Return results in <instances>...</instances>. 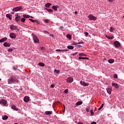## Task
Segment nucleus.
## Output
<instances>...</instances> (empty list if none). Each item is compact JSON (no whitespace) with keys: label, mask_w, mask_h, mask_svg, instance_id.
Returning a JSON list of instances; mask_svg holds the SVG:
<instances>
[{"label":"nucleus","mask_w":124,"mask_h":124,"mask_svg":"<svg viewBox=\"0 0 124 124\" xmlns=\"http://www.w3.org/2000/svg\"><path fill=\"white\" fill-rule=\"evenodd\" d=\"M14 82H18L17 81V78L15 76H12L11 78L8 80V84H13Z\"/></svg>","instance_id":"obj_1"},{"label":"nucleus","mask_w":124,"mask_h":124,"mask_svg":"<svg viewBox=\"0 0 124 124\" xmlns=\"http://www.w3.org/2000/svg\"><path fill=\"white\" fill-rule=\"evenodd\" d=\"M10 30L12 31H19L20 30L18 28V27L16 25H12L10 26Z\"/></svg>","instance_id":"obj_2"},{"label":"nucleus","mask_w":124,"mask_h":124,"mask_svg":"<svg viewBox=\"0 0 124 124\" xmlns=\"http://www.w3.org/2000/svg\"><path fill=\"white\" fill-rule=\"evenodd\" d=\"M32 37L35 43H39V40L35 34L32 33Z\"/></svg>","instance_id":"obj_3"},{"label":"nucleus","mask_w":124,"mask_h":124,"mask_svg":"<svg viewBox=\"0 0 124 124\" xmlns=\"http://www.w3.org/2000/svg\"><path fill=\"white\" fill-rule=\"evenodd\" d=\"M114 45L115 48H119L121 46V43L119 41H116L114 42Z\"/></svg>","instance_id":"obj_4"},{"label":"nucleus","mask_w":124,"mask_h":124,"mask_svg":"<svg viewBox=\"0 0 124 124\" xmlns=\"http://www.w3.org/2000/svg\"><path fill=\"white\" fill-rule=\"evenodd\" d=\"M0 104H3L4 106H6V104H7V101L2 99L0 100Z\"/></svg>","instance_id":"obj_5"},{"label":"nucleus","mask_w":124,"mask_h":124,"mask_svg":"<svg viewBox=\"0 0 124 124\" xmlns=\"http://www.w3.org/2000/svg\"><path fill=\"white\" fill-rule=\"evenodd\" d=\"M16 36H17V35H16V33H15L11 32L10 33V37H11V38L15 39V38H16Z\"/></svg>","instance_id":"obj_6"},{"label":"nucleus","mask_w":124,"mask_h":124,"mask_svg":"<svg viewBox=\"0 0 124 124\" xmlns=\"http://www.w3.org/2000/svg\"><path fill=\"white\" fill-rule=\"evenodd\" d=\"M22 9V7H16L15 8L13 9V11L14 12H17V11H20Z\"/></svg>","instance_id":"obj_7"},{"label":"nucleus","mask_w":124,"mask_h":124,"mask_svg":"<svg viewBox=\"0 0 124 124\" xmlns=\"http://www.w3.org/2000/svg\"><path fill=\"white\" fill-rule=\"evenodd\" d=\"M88 17L90 20H96V17L93 16V15H91V14L89 15Z\"/></svg>","instance_id":"obj_8"},{"label":"nucleus","mask_w":124,"mask_h":124,"mask_svg":"<svg viewBox=\"0 0 124 124\" xmlns=\"http://www.w3.org/2000/svg\"><path fill=\"white\" fill-rule=\"evenodd\" d=\"M80 84L82 85V86H84L85 87H88L89 86V83H86L85 81L81 80L80 81Z\"/></svg>","instance_id":"obj_9"},{"label":"nucleus","mask_w":124,"mask_h":124,"mask_svg":"<svg viewBox=\"0 0 124 124\" xmlns=\"http://www.w3.org/2000/svg\"><path fill=\"white\" fill-rule=\"evenodd\" d=\"M107 92L108 94H111L112 93V88L111 87H108L106 89Z\"/></svg>","instance_id":"obj_10"},{"label":"nucleus","mask_w":124,"mask_h":124,"mask_svg":"<svg viewBox=\"0 0 124 124\" xmlns=\"http://www.w3.org/2000/svg\"><path fill=\"white\" fill-rule=\"evenodd\" d=\"M66 82H67V83H72L73 82V78L68 77L66 79Z\"/></svg>","instance_id":"obj_11"},{"label":"nucleus","mask_w":124,"mask_h":124,"mask_svg":"<svg viewBox=\"0 0 124 124\" xmlns=\"http://www.w3.org/2000/svg\"><path fill=\"white\" fill-rule=\"evenodd\" d=\"M24 102H29L30 101V97L29 96H25L24 98Z\"/></svg>","instance_id":"obj_12"},{"label":"nucleus","mask_w":124,"mask_h":124,"mask_svg":"<svg viewBox=\"0 0 124 124\" xmlns=\"http://www.w3.org/2000/svg\"><path fill=\"white\" fill-rule=\"evenodd\" d=\"M111 85L112 86H113L114 87H115L116 89H119V85H118V84L112 82Z\"/></svg>","instance_id":"obj_13"},{"label":"nucleus","mask_w":124,"mask_h":124,"mask_svg":"<svg viewBox=\"0 0 124 124\" xmlns=\"http://www.w3.org/2000/svg\"><path fill=\"white\" fill-rule=\"evenodd\" d=\"M3 46H4V47H10V44L7 42H5L3 44Z\"/></svg>","instance_id":"obj_14"},{"label":"nucleus","mask_w":124,"mask_h":124,"mask_svg":"<svg viewBox=\"0 0 124 124\" xmlns=\"http://www.w3.org/2000/svg\"><path fill=\"white\" fill-rule=\"evenodd\" d=\"M56 52H67V49H56Z\"/></svg>","instance_id":"obj_15"},{"label":"nucleus","mask_w":124,"mask_h":124,"mask_svg":"<svg viewBox=\"0 0 124 124\" xmlns=\"http://www.w3.org/2000/svg\"><path fill=\"white\" fill-rule=\"evenodd\" d=\"M6 40H7V38H3L0 40V43L4 42V41H6Z\"/></svg>","instance_id":"obj_16"},{"label":"nucleus","mask_w":124,"mask_h":124,"mask_svg":"<svg viewBox=\"0 0 124 124\" xmlns=\"http://www.w3.org/2000/svg\"><path fill=\"white\" fill-rule=\"evenodd\" d=\"M11 108H13L14 110H15V111H18V108H16V106L13 105L11 107Z\"/></svg>","instance_id":"obj_17"},{"label":"nucleus","mask_w":124,"mask_h":124,"mask_svg":"<svg viewBox=\"0 0 124 124\" xmlns=\"http://www.w3.org/2000/svg\"><path fill=\"white\" fill-rule=\"evenodd\" d=\"M58 7H59V6L58 5H56V6L53 5L52 6V9H54V10H55V11H57V10H58Z\"/></svg>","instance_id":"obj_18"},{"label":"nucleus","mask_w":124,"mask_h":124,"mask_svg":"<svg viewBox=\"0 0 124 124\" xmlns=\"http://www.w3.org/2000/svg\"><path fill=\"white\" fill-rule=\"evenodd\" d=\"M46 115H52L53 114V112L50 111H46L45 112Z\"/></svg>","instance_id":"obj_19"},{"label":"nucleus","mask_w":124,"mask_h":124,"mask_svg":"<svg viewBox=\"0 0 124 124\" xmlns=\"http://www.w3.org/2000/svg\"><path fill=\"white\" fill-rule=\"evenodd\" d=\"M51 5H52V4H51L50 3H47L45 5V6L47 8H50V6Z\"/></svg>","instance_id":"obj_20"},{"label":"nucleus","mask_w":124,"mask_h":124,"mask_svg":"<svg viewBox=\"0 0 124 124\" xmlns=\"http://www.w3.org/2000/svg\"><path fill=\"white\" fill-rule=\"evenodd\" d=\"M6 17H7V18H8L10 20H12V19L11 18V15H10V14H7Z\"/></svg>","instance_id":"obj_21"},{"label":"nucleus","mask_w":124,"mask_h":124,"mask_svg":"<svg viewBox=\"0 0 124 124\" xmlns=\"http://www.w3.org/2000/svg\"><path fill=\"white\" fill-rule=\"evenodd\" d=\"M78 60H89V58L87 57H79Z\"/></svg>","instance_id":"obj_22"},{"label":"nucleus","mask_w":124,"mask_h":124,"mask_svg":"<svg viewBox=\"0 0 124 124\" xmlns=\"http://www.w3.org/2000/svg\"><path fill=\"white\" fill-rule=\"evenodd\" d=\"M114 62V59H109L108 60V62H109V63H113Z\"/></svg>","instance_id":"obj_23"},{"label":"nucleus","mask_w":124,"mask_h":124,"mask_svg":"<svg viewBox=\"0 0 124 124\" xmlns=\"http://www.w3.org/2000/svg\"><path fill=\"white\" fill-rule=\"evenodd\" d=\"M46 10L48 11V12H50V13H53V10L51 9L46 8Z\"/></svg>","instance_id":"obj_24"},{"label":"nucleus","mask_w":124,"mask_h":124,"mask_svg":"<svg viewBox=\"0 0 124 124\" xmlns=\"http://www.w3.org/2000/svg\"><path fill=\"white\" fill-rule=\"evenodd\" d=\"M16 20L18 22V21H20V19H21V16H16L15 18Z\"/></svg>","instance_id":"obj_25"},{"label":"nucleus","mask_w":124,"mask_h":124,"mask_svg":"<svg viewBox=\"0 0 124 124\" xmlns=\"http://www.w3.org/2000/svg\"><path fill=\"white\" fill-rule=\"evenodd\" d=\"M81 104H83V102L81 101H78L76 103V105H81Z\"/></svg>","instance_id":"obj_26"},{"label":"nucleus","mask_w":124,"mask_h":124,"mask_svg":"<svg viewBox=\"0 0 124 124\" xmlns=\"http://www.w3.org/2000/svg\"><path fill=\"white\" fill-rule=\"evenodd\" d=\"M68 49H70V50H73V49H74V47L72 46H67Z\"/></svg>","instance_id":"obj_27"},{"label":"nucleus","mask_w":124,"mask_h":124,"mask_svg":"<svg viewBox=\"0 0 124 124\" xmlns=\"http://www.w3.org/2000/svg\"><path fill=\"white\" fill-rule=\"evenodd\" d=\"M7 119H8V116H7V115H4L2 117V120H3L4 121H5L6 120H7Z\"/></svg>","instance_id":"obj_28"},{"label":"nucleus","mask_w":124,"mask_h":124,"mask_svg":"<svg viewBox=\"0 0 124 124\" xmlns=\"http://www.w3.org/2000/svg\"><path fill=\"white\" fill-rule=\"evenodd\" d=\"M38 65H40V66H45V64H44V63H42V62H39Z\"/></svg>","instance_id":"obj_29"},{"label":"nucleus","mask_w":124,"mask_h":124,"mask_svg":"<svg viewBox=\"0 0 124 124\" xmlns=\"http://www.w3.org/2000/svg\"><path fill=\"white\" fill-rule=\"evenodd\" d=\"M29 20H30V21H31V22H32V23H34V22H37V23H38V21H37V20H34L31 18L29 19Z\"/></svg>","instance_id":"obj_30"},{"label":"nucleus","mask_w":124,"mask_h":124,"mask_svg":"<svg viewBox=\"0 0 124 124\" xmlns=\"http://www.w3.org/2000/svg\"><path fill=\"white\" fill-rule=\"evenodd\" d=\"M23 17L24 18H31V16H29V15H23Z\"/></svg>","instance_id":"obj_31"},{"label":"nucleus","mask_w":124,"mask_h":124,"mask_svg":"<svg viewBox=\"0 0 124 124\" xmlns=\"http://www.w3.org/2000/svg\"><path fill=\"white\" fill-rule=\"evenodd\" d=\"M103 106H104V104H102L101 107L98 109V110H101L102 108H103Z\"/></svg>","instance_id":"obj_32"},{"label":"nucleus","mask_w":124,"mask_h":124,"mask_svg":"<svg viewBox=\"0 0 124 124\" xmlns=\"http://www.w3.org/2000/svg\"><path fill=\"white\" fill-rule=\"evenodd\" d=\"M21 21V22H22V23H25V21H26V18L25 17L22 18Z\"/></svg>","instance_id":"obj_33"},{"label":"nucleus","mask_w":124,"mask_h":124,"mask_svg":"<svg viewBox=\"0 0 124 124\" xmlns=\"http://www.w3.org/2000/svg\"><path fill=\"white\" fill-rule=\"evenodd\" d=\"M66 37L68 38V39H71V35L70 34H67Z\"/></svg>","instance_id":"obj_34"},{"label":"nucleus","mask_w":124,"mask_h":124,"mask_svg":"<svg viewBox=\"0 0 124 124\" xmlns=\"http://www.w3.org/2000/svg\"><path fill=\"white\" fill-rule=\"evenodd\" d=\"M78 56H82V57H86V55L84 53H80Z\"/></svg>","instance_id":"obj_35"},{"label":"nucleus","mask_w":124,"mask_h":124,"mask_svg":"<svg viewBox=\"0 0 124 124\" xmlns=\"http://www.w3.org/2000/svg\"><path fill=\"white\" fill-rule=\"evenodd\" d=\"M109 31L111 32H113V31H114V28L113 27H110Z\"/></svg>","instance_id":"obj_36"},{"label":"nucleus","mask_w":124,"mask_h":124,"mask_svg":"<svg viewBox=\"0 0 124 124\" xmlns=\"http://www.w3.org/2000/svg\"><path fill=\"white\" fill-rule=\"evenodd\" d=\"M113 78H114L115 79H117V78H118V75L117 74H115L113 76Z\"/></svg>","instance_id":"obj_37"},{"label":"nucleus","mask_w":124,"mask_h":124,"mask_svg":"<svg viewBox=\"0 0 124 124\" xmlns=\"http://www.w3.org/2000/svg\"><path fill=\"white\" fill-rule=\"evenodd\" d=\"M55 72H56L57 74L60 73V70L55 69Z\"/></svg>","instance_id":"obj_38"},{"label":"nucleus","mask_w":124,"mask_h":124,"mask_svg":"<svg viewBox=\"0 0 124 124\" xmlns=\"http://www.w3.org/2000/svg\"><path fill=\"white\" fill-rule=\"evenodd\" d=\"M12 51H13V48H10L8 50V52H12Z\"/></svg>","instance_id":"obj_39"},{"label":"nucleus","mask_w":124,"mask_h":124,"mask_svg":"<svg viewBox=\"0 0 124 124\" xmlns=\"http://www.w3.org/2000/svg\"><path fill=\"white\" fill-rule=\"evenodd\" d=\"M73 45H78V43H76L75 42H73Z\"/></svg>","instance_id":"obj_40"},{"label":"nucleus","mask_w":124,"mask_h":124,"mask_svg":"<svg viewBox=\"0 0 124 124\" xmlns=\"http://www.w3.org/2000/svg\"><path fill=\"white\" fill-rule=\"evenodd\" d=\"M64 93H68V89H65L64 91Z\"/></svg>","instance_id":"obj_41"},{"label":"nucleus","mask_w":124,"mask_h":124,"mask_svg":"<svg viewBox=\"0 0 124 124\" xmlns=\"http://www.w3.org/2000/svg\"><path fill=\"white\" fill-rule=\"evenodd\" d=\"M108 39H113V37H110L109 36H107Z\"/></svg>","instance_id":"obj_42"},{"label":"nucleus","mask_w":124,"mask_h":124,"mask_svg":"<svg viewBox=\"0 0 124 124\" xmlns=\"http://www.w3.org/2000/svg\"><path fill=\"white\" fill-rule=\"evenodd\" d=\"M77 54H78V52H76V53L72 54L71 56H76V55H77Z\"/></svg>","instance_id":"obj_43"},{"label":"nucleus","mask_w":124,"mask_h":124,"mask_svg":"<svg viewBox=\"0 0 124 124\" xmlns=\"http://www.w3.org/2000/svg\"><path fill=\"white\" fill-rule=\"evenodd\" d=\"M108 2H110V3H112V2L114 1V0H108Z\"/></svg>","instance_id":"obj_44"},{"label":"nucleus","mask_w":124,"mask_h":124,"mask_svg":"<svg viewBox=\"0 0 124 124\" xmlns=\"http://www.w3.org/2000/svg\"><path fill=\"white\" fill-rule=\"evenodd\" d=\"M91 114H92V115L93 116V110H91L90 111Z\"/></svg>","instance_id":"obj_45"},{"label":"nucleus","mask_w":124,"mask_h":124,"mask_svg":"<svg viewBox=\"0 0 124 124\" xmlns=\"http://www.w3.org/2000/svg\"><path fill=\"white\" fill-rule=\"evenodd\" d=\"M45 23H49V20L48 19H45Z\"/></svg>","instance_id":"obj_46"},{"label":"nucleus","mask_w":124,"mask_h":124,"mask_svg":"<svg viewBox=\"0 0 124 124\" xmlns=\"http://www.w3.org/2000/svg\"><path fill=\"white\" fill-rule=\"evenodd\" d=\"M43 32H44V33H49V32H48V31H43Z\"/></svg>","instance_id":"obj_47"},{"label":"nucleus","mask_w":124,"mask_h":124,"mask_svg":"<svg viewBox=\"0 0 124 124\" xmlns=\"http://www.w3.org/2000/svg\"><path fill=\"white\" fill-rule=\"evenodd\" d=\"M13 68L14 70H16L17 69V68L16 66H14L13 67Z\"/></svg>","instance_id":"obj_48"},{"label":"nucleus","mask_w":124,"mask_h":124,"mask_svg":"<svg viewBox=\"0 0 124 124\" xmlns=\"http://www.w3.org/2000/svg\"><path fill=\"white\" fill-rule=\"evenodd\" d=\"M84 34H85V35H89V33L88 32H85V33H84Z\"/></svg>","instance_id":"obj_49"},{"label":"nucleus","mask_w":124,"mask_h":124,"mask_svg":"<svg viewBox=\"0 0 124 124\" xmlns=\"http://www.w3.org/2000/svg\"><path fill=\"white\" fill-rule=\"evenodd\" d=\"M84 42H78V44H83Z\"/></svg>","instance_id":"obj_50"},{"label":"nucleus","mask_w":124,"mask_h":124,"mask_svg":"<svg viewBox=\"0 0 124 124\" xmlns=\"http://www.w3.org/2000/svg\"><path fill=\"white\" fill-rule=\"evenodd\" d=\"M51 88H54L55 87V84H51Z\"/></svg>","instance_id":"obj_51"},{"label":"nucleus","mask_w":124,"mask_h":124,"mask_svg":"<svg viewBox=\"0 0 124 124\" xmlns=\"http://www.w3.org/2000/svg\"><path fill=\"white\" fill-rule=\"evenodd\" d=\"M86 111H87V112H90V109H89L88 108H87Z\"/></svg>","instance_id":"obj_52"},{"label":"nucleus","mask_w":124,"mask_h":124,"mask_svg":"<svg viewBox=\"0 0 124 124\" xmlns=\"http://www.w3.org/2000/svg\"><path fill=\"white\" fill-rule=\"evenodd\" d=\"M91 124H96V122H93L91 123Z\"/></svg>","instance_id":"obj_53"},{"label":"nucleus","mask_w":124,"mask_h":124,"mask_svg":"<svg viewBox=\"0 0 124 124\" xmlns=\"http://www.w3.org/2000/svg\"><path fill=\"white\" fill-rule=\"evenodd\" d=\"M60 30H61V29H63V26H61L60 28H59Z\"/></svg>","instance_id":"obj_54"},{"label":"nucleus","mask_w":124,"mask_h":124,"mask_svg":"<svg viewBox=\"0 0 124 124\" xmlns=\"http://www.w3.org/2000/svg\"><path fill=\"white\" fill-rule=\"evenodd\" d=\"M50 36H52V37H54V35L53 34H51Z\"/></svg>","instance_id":"obj_55"},{"label":"nucleus","mask_w":124,"mask_h":124,"mask_svg":"<svg viewBox=\"0 0 124 124\" xmlns=\"http://www.w3.org/2000/svg\"><path fill=\"white\" fill-rule=\"evenodd\" d=\"M75 14H78V12L77 11L75 12Z\"/></svg>","instance_id":"obj_56"},{"label":"nucleus","mask_w":124,"mask_h":124,"mask_svg":"<svg viewBox=\"0 0 124 124\" xmlns=\"http://www.w3.org/2000/svg\"><path fill=\"white\" fill-rule=\"evenodd\" d=\"M16 17L19 16V14H16Z\"/></svg>","instance_id":"obj_57"},{"label":"nucleus","mask_w":124,"mask_h":124,"mask_svg":"<svg viewBox=\"0 0 124 124\" xmlns=\"http://www.w3.org/2000/svg\"><path fill=\"white\" fill-rule=\"evenodd\" d=\"M78 47H83V46H82L81 45H78Z\"/></svg>","instance_id":"obj_58"},{"label":"nucleus","mask_w":124,"mask_h":124,"mask_svg":"<svg viewBox=\"0 0 124 124\" xmlns=\"http://www.w3.org/2000/svg\"><path fill=\"white\" fill-rule=\"evenodd\" d=\"M41 50H44V47H41Z\"/></svg>","instance_id":"obj_59"},{"label":"nucleus","mask_w":124,"mask_h":124,"mask_svg":"<svg viewBox=\"0 0 124 124\" xmlns=\"http://www.w3.org/2000/svg\"><path fill=\"white\" fill-rule=\"evenodd\" d=\"M78 124H83L82 123H78Z\"/></svg>","instance_id":"obj_60"},{"label":"nucleus","mask_w":124,"mask_h":124,"mask_svg":"<svg viewBox=\"0 0 124 124\" xmlns=\"http://www.w3.org/2000/svg\"><path fill=\"white\" fill-rule=\"evenodd\" d=\"M15 12H12V13H11V14H15Z\"/></svg>","instance_id":"obj_61"},{"label":"nucleus","mask_w":124,"mask_h":124,"mask_svg":"<svg viewBox=\"0 0 124 124\" xmlns=\"http://www.w3.org/2000/svg\"><path fill=\"white\" fill-rule=\"evenodd\" d=\"M0 81H1V78H0Z\"/></svg>","instance_id":"obj_62"},{"label":"nucleus","mask_w":124,"mask_h":124,"mask_svg":"<svg viewBox=\"0 0 124 124\" xmlns=\"http://www.w3.org/2000/svg\"><path fill=\"white\" fill-rule=\"evenodd\" d=\"M64 108H65V107L64 106Z\"/></svg>","instance_id":"obj_63"},{"label":"nucleus","mask_w":124,"mask_h":124,"mask_svg":"<svg viewBox=\"0 0 124 124\" xmlns=\"http://www.w3.org/2000/svg\"><path fill=\"white\" fill-rule=\"evenodd\" d=\"M31 18H32V17L31 16Z\"/></svg>","instance_id":"obj_64"}]
</instances>
